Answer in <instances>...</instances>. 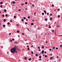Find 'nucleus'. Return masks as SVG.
Listing matches in <instances>:
<instances>
[{
  "label": "nucleus",
  "mask_w": 62,
  "mask_h": 62,
  "mask_svg": "<svg viewBox=\"0 0 62 62\" xmlns=\"http://www.w3.org/2000/svg\"><path fill=\"white\" fill-rule=\"evenodd\" d=\"M57 27H60V26L59 25H58V26H57Z\"/></svg>",
  "instance_id": "obj_17"
},
{
  "label": "nucleus",
  "mask_w": 62,
  "mask_h": 62,
  "mask_svg": "<svg viewBox=\"0 0 62 62\" xmlns=\"http://www.w3.org/2000/svg\"><path fill=\"white\" fill-rule=\"evenodd\" d=\"M45 21H47V20H48V19L46 18L45 19Z\"/></svg>",
  "instance_id": "obj_7"
},
{
  "label": "nucleus",
  "mask_w": 62,
  "mask_h": 62,
  "mask_svg": "<svg viewBox=\"0 0 62 62\" xmlns=\"http://www.w3.org/2000/svg\"><path fill=\"white\" fill-rule=\"evenodd\" d=\"M48 28H51V26H49L48 27Z\"/></svg>",
  "instance_id": "obj_48"
},
{
  "label": "nucleus",
  "mask_w": 62,
  "mask_h": 62,
  "mask_svg": "<svg viewBox=\"0 0 62 62\" xmlns=\"http://www.w3.org/2000/svg\"><path fill=\"white\" fill-rule=\"evenodd\" d=\"M23 19L24 20H25L26 19V18L25 17H24L23 18Z\"/></svg>",
  "instance_id": "obj_22"
},
{
  "label": "nucleus",
  "mask_w": 62,
  "mask_h": 62,
  "mask_svg": "<svg viewBox=\"0 0 62 62\" xmlns=\"http://www.w3.org/2000/svg\"><path fill=\"white\" fill-rule=\"evenodd\" d=\"M27 2H26L25 3V5H27Z\"/></svg>",
  "instance_id": "obj_13"
},
{
  "label": "nucleus",
  "mask_w": 62,
  "mask_h": 62,
  "mask_svg": "<svg viewBox=\"0 0 62 62\" xmlns=\"http://www.w3.org/2000/svg\"><path fill=\"white\" fill-rule=\"evenodd\" d=\"M5 26H6L5 25H3V27H5Z\"/></svg>",
  "instance_id": "obj_10"
},
{
  "label": "nucleus",
  "mask_w": 62,
  "mask_h": 62,
  "mask_svg": "<svg viewBox=\"0 0 62 62\" xmlns=\"http://www.w3.org/2000/svg\"><path fill=\"white\" fill-rule=\"evenodd\" d=\"M46 51L45 52H44V53L45 54H46Z\"/></svg>",
  "instance_id": "obj_51"
},
{
  "label": "nucleus",
  "mask_w": 62,
  "mask_h": 62,
  "mask_svg": "<svg viewBox=\"0 0 62 62\" xmlns=\"http://www.w3.org/2000/svg\"><path fill=\"white\" fill-rule=\"evenodd\" d=\"M31 52L32 53V54H33V51H31Z\"/></svg>",
  "instance_id": "obj_44"
},
{
  "label": "nucleus",
  "mask_w": 62,
  "mask_h": 62,
  "mask_svg": "<svg viewBox=\"0 0 62 62\" xmlns=\"http://www.w3.org/2000/svg\"><path fill=\"white\" fill-rule=\"evenodd\" d=\"M18 47L16 46H15L14 47L12 48L11 49L10 52L11 53H13L14 54L15 53H17V51L16 50H18Z\"/></svg>",
  "instance_id": "obj_1"
},
{
  "label": "nucleus",
  "mask_w": 62,
  "mask_h": 62,
  "mask_svg": "<svg viewBox=\"0 0 62 62\" xmlns=\"http://www.w3.org/2000/svg\"><path fill=\"white\" fill-rule=\"evenodd\" d=\"M0 7H1V8H2V7H3V6H2V5H1L0 6Z\"/></svg>",
  "instance_id": "obj_35"
},
{
  "label": "nucleus",
  "mask_w": 62,
  "mask_h": 62,
  "mask_svg": "<svg viewBox=\"0 0 62 62\" xmlns=\"http://www.w3.org/2000/svg\"><path fill=\"white\" fill-rule=\"evenodd\" d=\"M40 47H39V46H38V49H40Z\"/></svg>",
  "instance_id": "obj_8"
},
{
  "label": "nucleus",
  "mask_w": 62,
  "mask_h": 62,
  "mask_svg": "<svg viewBox=\"0 0 62 62\" xmlns=\"http://www.w3.org/2000/svg\"><path fill=\"white\" fill-rule=\"evenodd\" d=\"M45 57H47V56L46 55H45Z\"/></svg>",
  "instance_id": "obj_24"
},
{
  "label": "nucleus",
  "mask_w": 62,
  "mask_h": 62,
  "mask_svg": "<svg viewBox=\"0 0 62 62\" xmlns=\"http://www.w3.org/2000/svg\"><path fill=\"white\" fill-rule=\"evenodd\" d=\"M52 48H53V49H55V47H53Z\"/></svg>",
  "instance_id": "obj_43"
},
{
  "label": "nucleus",
  "mask_w": 62,
  "mask_h": 62,
  "mask_svg": "<svg viewBox=\"0 0 62 62\" xmlns=\"http://www.w3.org/2000/svg\"><path fill=\"white\" fill-rule=\"evenodd\" d=\"M35 55L36 56H38V54H35Z\"/></svg>",
  "instance_id": "obj_9"
},
{
  "label": "nucleus",
  "mask_w": 62,
  "mask_h": 62,
  "mask_svg": "<svg viewBox=\"0 0 62 62\" xmlns=\"http://www.w3.org/2000/svg\"><path fill=\"white\" fill-rule=\"evenodd\" d=\"M31 60V58H30L29 59H28V60L29 61H30V60Z\"/></svg>",
  "instance_id": "obj_5"
},
{
  "label": "nucleus",
  "mask_w": 62,
  "mask_h": 62,
  "mask_svg": "<svg viewBox=\"0 0 62 62\" xmlns=\"http://www.w3.org/2000/svg\"><path fill=\"white\" fill-rule=\"evenodd\" d=\"M51 6L52 7H54V4H52Z\"/></svg>",
  "instance_id": "obj_28"
},
{
  "label": "nucleus",
  "mask_w": 62,
  "mask_h": 62,
  "mask_svg": "<svg viewBox=\"0 0 62 62\" xmlns=\"http://www.w3.org/2000/svg\"><path fill=\"white\" fill-rule=\"evenodd\" d=\"M10 42H12V40L11 39V40H10Z\"/></svg>",
  "instance_id": "obj_53"
},
{
  "label": "nucleus",
  "mask_w": 62,
  "mask_h": 62,
  "mask_svg": "<svg viewBox=\"0 0 62 62\" xmlns=\"http://www.w3.org/2000/svg\"><path fill=\"white\" fill-rule=\"evenodd\" d=\"M16 25H17V26H19V24H17Z\"/></svg>",
  "instance_id": "obj_46"
},
{
  "label": "nucleus",
  "mask_w": 62,
  "mask_h": 62,
  "mask_svg": "<svg viewBox=\"0 0 62 62\" xmlns=\"http://www.w3.org/2000/svg\"><path fill=\"white\" fill-rule=\"evenodd\" d=\"M34 15H36V13H34Z\"/></svg>",
  "instance_id": "obj_54"
},
{
  "label": "nucleus",
  "mask_w": 62,
  "mask_h": 62,
  "mask_svg": "<svg viewBox=\"0 0 62 62\" xmlns=\"http://www.w3.org/2000/svg\"><path fill=\"white\" fill-rule=\"evenodd\" d=\"M24 59L25 60H26V59H27V57H25L24 58Z\"/></svg>",
  "instance_id": "obj_4"
},
{
  "label": "nucleus",
  "mask_w": 62,
  "mask_h": 62,
  "mask_svg": "<svg viewBox=\"0 0 62 62\" xmlns=\"http://www.w3.org/2000/svg\"><path fill=\"white\" fill-rule=\"evenodd\" d=\"M3 21L4 22H6V19H4L3 20Z\"/></svg>",
  "instance_id": "obj_26"
},
{
  "label": "nucleus",
  "mask_w": 62,
  "mask_h": 62,
  "mask_svg": "<svg viewBox=\"0 0 62 62\" xmlns=\"http://www.w3.org/2000/svg\"><path fill=\"white\" fill-rule=\"evenodd\" d=\"M12 40H14V39H12Z\"/></svg>",
  "instance_id": "obj_56"
},
{
  "label": "nucleus",
  "mask_w": 62,
  "mask_h": 62,
  "mask_svg": "<svg viewBox=\"0 0 62 62\" xmlns=\"http://www.w3.org/2000/svg\"><path fill=\"white\" fill-rule=\"evenodd\" d=\"M46 43H48V41H46Z\"/></svg>",
  "instance_id": "obj_50"
},
{
  "label": "nucleus",
  "mask_w": 62,
  "mask_h": 62,
  "mask_svg": "<svg viewBox=\"0 0 62 62\" xmlns=\"http://www.w3.org/2000/svg\"><path fill=\"white\" fill-rule=\"evenodd\" d=\"M52 31L53 33H54V30H52Z\"/></svg>",
  "instance_id": "obj_11"
},
{
  "label": "nucleus",
  "mask_w": 62,
  "mask_h": 62,
  "mask_svg": "<svg viewBox=\"0 0 62 62\" xmlns=\"http://www.w3.org/2000/svg\"><path fill=\"white\" fill-rule=\"evenodd\" d=\"M34 24V23H31V25H33Z\"/></svg>",
  "instance_id": "obj_12"
},
{
  "label": "nucleus",
  "mask_w": 62,
  "mask_h": 62,
  "mask_svg": "<svg viewBox=\"0 0 62 62\" xmlns=\"http://www.w3.org/2000/svg\"><path fill=\"white\" fill-rule=\"evenodd\" d=\"M49 50L50 51H51V50H52V49H49Z\"/></svg>",
  "instance_id": "obj_59"
},
{
  "label": "nucleus",
  "mask_w": 62,
  "mask_h": 62,
  "mask_svg": "<svg viewBox=\"0 0 62 62\" xmlns=\"http://www.w3.org/2000/svg\"><path fill=\"white\" fill-rule=\"evenodd\" d=\"M4 12H6V11H7V10H4Z\"/></svg>",
  "instance_id": "obj_39"
},
{
  "label": "nucleus",
  "mask_w": 62,
  "mask_h": 62,
  "mask_svg": "<svg viewBox=\"0 0 62 62\" xmlns=\"http://www.w3.org/2000/svg\"><path fill=\"white\" fill-rule=\"evenodd\" d=\"M56 50H57V49H58V47H56Z\"/></svg>",
  "instance_id": "obj_62"
},
{
  "label": "nucleus",
  "mask_w": 62,
  "mask_h": 62,
  "mask_svg": "<svg viewBox=\"0 0 62 62\" xmlns=\"http://www.w3.org/2000/svg\"><path fill=\"white\" fill-rule=\"evenodd\" d=\"M30 16H28V19H30Z\"/></svg>",
  "instance_id": "obj_25"
},
{
  "label": "nucleus",
  "mask_w": 62,
  "mask_h": 62,
  "mask_svg": "<svg viewBox=\"0 0 62 62\" xmlns=\"http://www.w3.org/2000/svg\"><path fill=\"white\" fill-rule=\"evenodd\" d=\"M25 24H27V22H25Z\"/></svg>",
  "instance_id": "obj_41"
},
{
  "label": "nucleus",
  "mask_w": 62,
  "mask_h": 62,
  "mask_svg": "<svg viewBox=\"0 0 62 62\" xmlns=\"http://www.w3.org/2000/svg\"><path fill=\"white\" fill-rule=\"evenodd\" d=\"M10 23H12V20H11L10 21Z\"/></svg>",
  "instance_id": "obj_34"
},
{
  "label": "nucleus",
  "mask_w": 62,
  "mask_h": 62,
  "mask_svg": "<svg viewBox=\"0 0 62 62\" xmlns=\"http://www.w3.org/2000/svg\"><path fill=\"white\" fill-rule=\"evenodd\" d=\"M0 4H3V2H0Z\"/></svg>",
  "instance_id": "obj_19"
},
{
  "label": "nucleus",
  "mask_w": 62,
  "mask_h": 62,
  "mask_svg": "<svg viewBox=\"0 0 62 62\" xmlns=\"http://www.w3.org/2000/svg\"><path fill=\"white\" fill-rule=\"evenodd\" d=\"M42 15H44V13H42Z\"/></svg>",
  "instance_id": "obj_30"
},
{
  "label": "nucleus",
  "mask_w": 62,
  "mask_h": 62,
  "mask_svg": "<svg viewBox=\"0 0 62 62\" xmlns=\"http://www.w3.org/2000/svg\"><path fill=\"white\" fill-rule=\"evenodd\" d=\"M21 21H22V22H23V21H24L23 19H22L21 20Z\"/></svg>",
  "instance_id": "obj_37"
},
{
  "label": "nucleus",
  "mask_w": 62,
  "mask_h": 62,
  "mask_svg": "<svg viewBox=\"0 0 62 62\" xmlns=\"http://www.w3.org/2000/svg\"><path fill=\"white\" fill-rule=\"evenodd\" d=\"M39 58H41V56H39Z\"/></svg>",
  "instance_id": "obj_27"
},
{
  "label": "nucleus",
  "mask_w": 62,
  "mask_h": 62,
  "mask_svg": "<svg viewBox=\"0 0 62 62\" xmlns=\"http://www.w3.org/2000/svg\"><path fill=\"white\" fill-rule=\"evenodd\" d=\"M45 35H47V33H45Z\"/></svg>",
  "instance_id": "obj_47"
},
{
  "label": "nucleus",
  "mask_w": 62,
  "mask_h": 62,
  "mask_svg": "<svg viewBox=\"0 0 62 62\" xmlns=\"http://www.w3.org/2000/svg\"><path fill=\"white\" fill-rule=\"evenodd\" d=\"M12 3H13V4H14L15 3V1L13 2Z\"/></svg>",
  "instance_id": "obj_15"
},
{
  "label": "nucleus",
  "mask_w": 62,
  "mask_h": 62,
  "mask_svg": "<svg viewBox=\"0 0 62 62\" xmlns=\"http://www.w3.org/2000/svg\"><path fill=\"white\" fill-rule=\"evenodd\" d=\"M29 46L28 45V46H27V48H28V47H29Z\"/></svg>",
  "instance_id": "obj_52"
},
{
  "label": "nucleus",
  "mask_w": 62,
  "mask_h": 62,
  "mask_svg": "<svg viewBox=\"0 0 62 62\" xmlns=\"http://www.w3.org/2000/svg\"><path fill=\"white\" fill-rule=\"evenodd\" d=\"M42 48H44V46H42Z\"/></svg>",
  "instance_id": "obj_18"
},
{
  "label": "nucleus",
  "mask_w": 62,
  "mask_h": 62,
  "mask_svg": "<svg viewBox=\"0 0 62 62\" xmlns=\"http://www.w3.org/2000/svg\"><path fill=\"white\" fill-rule=\"evenodd\" d=\"M53 58H54V57H51L50 58V59H52Z\"/></svg>",
  "instance_id": "obj_6"
},
{
  "label": "nucleus",
  "mask_w": 62,
  "mask_h": 62,
  "mask_svg": "<svg viewBox=\"0 0 62 62\" xmlns=\"http://www.w3.org/2000/svg\"><path fill=\"white\" fill-rule=\"evenodd\" d=\"M52 17H51V18H50V20H52Z\"/></svg>",
  "instance_id": "obj_23"
},
{
  "label": "nucleus",
  "mask_w": 62,
  "mask_h": 62,
  "mask_svg": "<svg viewBox=\"0 0 62 62\" xmlns=\"http://www.w3.org/2000/svg\"><path fill=\"white\" fill-rule=\"evenodd\" d=\"M47 15H49V13H47Z\"/></svg>",
  "instance_id": "obj_64"
},
{
  "label": "nucleus",
  "mask_w": 62,
  "mask_h": 62,
  "mask_svg": "<svg viewBox=\"0 0 62 62\" xmlns=\"http://www.w3.org/2000/svg\"><path fill=\"white\" fill-rule=\"evenodd\" d=\"M58 10L59 11V10H60V9L59 8L58 9Z\"/></svg>",
  "instance_id": "obj_55"
},
{
  "label": "nucleus",
  "mask_w": 62,
  "mask_h": 62,
  "mask_svg": "<svg viewBox=\"0 0 62 62\" xmlns=\"http://www.w3.org/2000/svg\"><path fill=\"white\" fill-rule=\"evenodd\" d=\"M44 12L45 14H46V13H47V12H46V11L45 10H44Z\"/></svg>",
  "instance_id": "obj_3"
},
{
  "label": "nucleus",
  "mask_w": 62,
  "mask_h": 62,
  "mask_svg": "<svg viewBox=\"0 0 62 62\" xmlns=\"http://www.w3.org/2000/svg\"><path fill=\"white\" fill-rule=\"evenodd\" d=\"M2 16L3 17H5V15H2Z\"/></svg>",
  "instance_id": "obj_16"
},
{
  "label": "nucleus",
  "mask_w": 62,
  "mask_h": 62,
  "mask_svg": "<svg viewBox=\"0 0 62 62\" xmlns=\"http://www.w3.org/2000/svg\"><path fill=\"white\" fill-rule=\"evenodd\" d=\"M28 30V31H30V30L29 29H28V28L27 29Z\"/></svg>",
  "instance_id": "obj_40"
},
{
  "label": "nucleus",
  "mask_w": 62,
  "mask_h": 62,
  "mask_svg": "<svg viewBox=\"0 0 62 62\" xmlns=\"http://www.w3.org/2000/svg\"><path fill=\"white\" fill-rule=\"evenodd\" d=\"M31 47H33V46L32 45L31 46Z\"/></svg>",
  "instance_id": "obj_61"
},
{
  "label": "nucleus",
  "mask_w": 62,
  "mask_h": 62,
  "mask_svg": "<svg viewBox=\"0 0 62 62\" xmlns=\"http://www.w3.org/2000/svg\"><path fill=\"white\" fill-rule=\"evenodd\" d=\"M17 33H19V32H20V31H17Z\"/></svg>",
  "instance_id": "obj_31"
},
{
  "label": "nucleus",
  "mask_w": 62,
  "mask_h": 62,
  "mask_svg": "<svg viewBox=\"0 0 62 62\" xmlns=\"http://www.w3.org/2000/svg\"><path fill=\"white\" fill-rule=\"evenodd\" d=\"M50 16H52L53 14H52V13H51V14H50Z\"/></svg>",
  "instance_id": "obj_29"
},
{
  "label": "nucleus",
  "mask_w": 62,
  "mask_h": 62,
  "mask_svg": "<svg viewBox=\"0 0 62 62\" xmlns=\"http://www.w3.org/2000/svg\"><path fill=\"white\" fill-rule=\"evenodd\" d=\"M14 44L15 43L16 44H17V42H14Z\"/></svg>",
  "instance_id": "obj_14"
},
{
  "label": "nucleus",
  "mask_w": 62,
  "mask_h": 62,
  "mask_svg": "<svg viewBox=\"0 0 62 62\" xmlns=\"http://www.w3.org/2000/svg\"><path fill=\"white\" fill-rule=\"evenodd\" d=\"M14 18H16V16H14Z\"/></svg>",
  "instance_id": "obj_38"
},
{
  "label": "nucleus",
  "mask_w": 62,
  "mask_h": 62,
  "mask_svg": "<svg viewBox=\"0 0 62 62\" xmlns=\"http://www.w3.org/2000/svg\"><path fill=\"white\" fill-rule=\"evenodd\" d=\"M39 61H40L41 60V59H39Z\"/></svg>",
  "instance_id": "obj_42"
},
{
  "label": "nucleus",
  "mask_w": 62,
  "mask_h": 62,
  "mask_svg": "<svg viewBox=\"0 0 62 62\" xmlns=\"http://www.w3.org/2000/svg\"><path fill=\"white\" fill-rule=\"evenodd\" d=\"M21 10L20 9H18V11H21Z\"/></svg>",
  "instance_id": "obj_20"
},
{
  "label": "nucleus",
  "mask_w": 62,
  "mask_h": 62,
  "mask_svg": "<svg viewBox=\"0 0 62 62\" xmlns=\"http://www.w3.org/2000/svg\"><path fill=\"white\" fill-rule=\"evenodd\" d=\"M58 18H59L60 17V15H58Z\"/></svg>",
  "instance_id": "obj_49"
},
{
  "label": "nucleus",
  "mask_w": 62,
  "mask_h": 62,
  "mask_svg": "<svg viewBox=\"0 0 62 62\" xmlns=\"http://www.w3.org/2000/svg\"><path fill=\"white\" fill-rule=\"evenodd\" d=\"M32 7H34V6H35V5H34V4H33L32 5Z\"/></svg>",
  "instance_id": "obj_32"
},
{
  "label": "nucleus",
  "mask_w": 62,
  "mask_h": 62,
  "mask_svg": "<svg viewBox=\"0 0 62 62\" xmlns=\"http://www.w3.org/2000/svg\"><path fill=\"white\" fill-rule=\"evenodd\" d=\"M26 21H28V19H26Z\"/></svg>",
  "instance_id": "obj_57"
},
{
  "label": "nucleus",
  "mask_w": 62,
  "mask_h": 62,
  "mask_svg": "<svg viewBox=\"0 0 62 62\" xmlns=\"http://www.w3.org/2000/svg\"><path fill=\"white\" fill-rule=\"evenodd\" d=\"M30 48H29L28 47V51H29V50H30Z\"/></svg>",
  "instance_id": "obj_33"
},
{
  "label": "nucleus",
  "mask_w": 62,
  "mask_h": 62,
  "mask_svg": "<svg viewBox=\"0 0 62 62\" xmlns=\"http://www.w3.org/2000/svg\"><path fill=\"white\" fill-rule=\"evenodd\" d=\"M5 16H6V17H7V16H8V15L7 14H6Z\"/></svg>",
  "instance_id": "obj_36"
},
{
  "label": "nucleus",
  "mask_w": 62,
  "mask_h": 62,
  "mask_svg": "<svg viewBox=\"0 0 62 62\" xmlns=\"http://www.w3.org/2000/svg\"><path fill=\"white\" fill-rule=\"evenodd\" d=\"M7 24L8 25L10 24V23H9V22H8L7 23Z\"/></svg>",
  "instance_id": "obj_21"
},
{
  "label": "nucleus",
  "mask_w": 62,
  "mask_h": 62,
  "mask_svg": "<svg viewBox=\"0 0 62 62\" xmlns=\"http://www.w3.org/2000/svg\"><path fill=\"white\" fill-rule=\"evenodd\" d=\"M25 10H27V8H25Z\"/></svg>",
  "instance_id": "obj_63"
},
{
  "label": "nucleus",
  "mask_w": 62,
  "mask_h": 62,
  "mask_svg": "<svg viewBox=\"0 0 62 62\" xmlns=\"http://www.w3.org/2000/svg\"><path fill=\"white\" fill-rule=\"evenodd\" d=\"M1 48H3V47L2 46H1Z\"/></svg>",
  "instance_id": "obj_60"
},
{
  "label": "nucleus",
  "mask_w": 62,
  "mask_h": 62,
  "mask_svg": "<svg viewBox=\"0 0 62 62\" xmlns=\"http://www.w3.org/2000/svg\"><path fill=\"white\" fill-rule=\"evenodd\" d=\"M41 35H43V33H41Z\"/></svg>",
  "instance_id": "obj_58"
},
{
  "label": "nucleus",
  "mask_w": 62,
  "mask_h": 62,
  "mask_svg": "<svg viewBox=\"0 0 62 62\" xmlns=\"http://www.w3.org/2000/svg\"><path fill=\"white\" fill-rule=\"evenodd\" d=\"M60 47H62V45H60Z\"/></svg>",
  "instance_id": "obj_45"
},
{
  "label": "nucleus",
  "mask_w": 62,
  "mask_h": 62,
  "mask_svg": "<svg viewBox=\"0 0 62 62\" xmlns=\"http://www.w3.org/2000/svg\"><path fill=\"white\" fill-rule=\"evenodd\" d=\"M44 51L42 50V51L41 54H44Z\"/></svg>",
  "instance_id": "obj_2"
}]
</instances>
